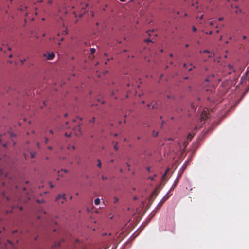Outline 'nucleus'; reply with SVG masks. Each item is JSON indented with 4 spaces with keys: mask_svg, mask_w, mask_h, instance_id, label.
<instances>
[{
    "mask_svg": "<svg viewBox=\"0 0 249 249\" xmlns=\"http://www.w3.org/2000/svg\"><path fill=\"white\" fill-rule=\"evenodd\" d=\"M10 178V177H9L7 172L3 169H1L0 172V179L1 180H3L4 178Z\"/></svg>",
    "mask_w": 249,
    "mask_h": 249,
    "instance_id": "2",
    "label": "nucleus"
},
{
    "mask_svg": "<svg viewBox=\"0 0 249 249\" xmlns=\"http://www.w3.org/2000/svg\"><path fill=\"white\" fill-rule=\"evenodd\" d=\"M44 56L48 60H53L55 57V54L53 52L47 53L44 54Z\"/></svg>",
    "mask_w": 249,
    "mask_h": 249,
    "instance_id": "3",
    "label": "nucleus"
},
{
    "mask_svg": "<svg viewBox=\"0 0 249 249\" xmlns=\"http://www.w3.org/2000/svg\"><path fill=\"white\" fill-rule=\"evenodd\" d=\"M49 133L50 134H53V131L52 130H49Z\"/></svg>",
    "mask_w": 249,
    "mask_h": 249,
    "instance_id": "35",
    "label": "nucleus"
},
{
    "mask_svg": "<svg viewBox=\"0 0 249 249\" xmlns=\"http://www.w3.org/2000/svg\"><path fill=\"white\" fill-rule=\"evenodd\" d=\"M65 135L67 137H70L71 136V133H65Z\"/></svg>",
    "mask_w": 249,
    "mask_h": 249,
    "instance_id": "19",
    "label": "nucleus"
},
{
    "mask_svg": "<svg viewBox=\"0 0 249 249\" xmlns=\"http://www.w3.org/2000/svg\"><path fill=\"white\" fill-rule=\"evenodd\" d=\"M1 138H0V142L3 139V136L2 135L1 136Z\"/></svg>",
    "mask_w": 249,
    "mask_h": 249,
    "instance_id": "36",
    "label": "nucleus"
},
{
    "mask_svg": "<svg viewBox=\"0 0 249 249\" xmlns=\"http://www.w3.org/2000/svg\"><path fill=\"white\" fill-rule=\"evenodd\" d=\"M100 200L98 198L95 199V200H94V204L96 205H98L100 204Z\"/></svg>",
    "mask_w": 249,
    "mask_h": 249,
    "instance_id": "8",
    "label": "nucleus"
},
{
    "mask_svg": "<svg viewBox=\"0 0 249 249\" xmlns=\"http://www.w3.org/2000/svg\"><path fill=\"white\" fill-rule=\"evenodd\" d=\"M232 36H230V37H229V39H230V40H231V39H232Z\"/></svg>",
    "mask_w": 249,
    "mask_h": 249,
    "instance_id": "49",
    "label": "nucleus"
},
{
    "mask_svg": "<svg viewBox=\"0 0 249 249\" xmlns=\"http://www.w3.org/2000/svg\"><path fill=\"white\" fill-rule=\"evenodd\" d=\"M222 36H220V40H222Z\"/></svg>",
    "mask_w": 249,
    "mask_h": 249,
    "instance_id": "62",
    "label": "nucleus"
},
{
    "mask_svg": "<svg viewBox=\"0 0 249 249\" xmlns=\"http://www.w3.org/2000/svg\"><path fill=\"white\" fill-rule=\"evenodd\" d=\"M65 196V194H63V195H58L56 198V201L58 203L63 204L64 202L66 201Z\"/></svg>",
    "mask_w": 249,
    "mask_h": 249,
    "instance_id": "1",
    "label": "nucleus"
},
{
    "mask_svg": "<svg viewBox=\"0 0 249 249\" xmlns=\"http://www.w3.org/2000/svg\"><path fill=\"white\" fill-rule=\"evenodd\" d=\"M156 176V175H154L153 177H149L148 178L151 180H154V178Z\"/></svg>",
    "mask_w": 249,
    "mask_h": 249,
    "instance_id": "15",
    "label": "nucleus"
},
{
    "mask_svg": "<svg viewBox=\"0 0 249 249\" xmlns=\"http://www.w3.org/2000/svg\"><path fill=\"white\" fill-rule=\"evenodd\" d=\"M147 170L148 171V172H150V167H147Z\"/></svg>",
    "mask_w": 249,
    "mask_h": 249,
    "instance_id": "37",
    "label": "nucleus"
},
{
    "mask_svg": "<svg viewBox=\"0 0 249 249\" xmlns=\"http://www.w3.org/2000/svg\"><path fill=\"white\" fill-rule=\"evenodd\" d=\"M144 41L147 42H152V41L150 39H145Z\"/></svg>",
    "mask_w": 249,
    "mask_h": 249,
    "instance_id": "25",
    "label": "nucleus"
},
{
    "mask_svg": "<svg viewBox=\"0 0 249 249\" xmlns=\"http://www.w3.org/2000/svg\"><path fill=\"white\" fill-rule=\"evenodd\" d=\"M48 140H49L48 138L47 137H45V140H44V143L47 144L48 143Z\"/></svg>",
    "mask_w": 249,
    "mask_h": 249,
    "instance_id": "18",
    "label": "nucleus"
},
{
    "mask_svg": "<svg viewBox=\"0 0 249 249\" xmlns=\"http://www.w3.org/2000/svg\"><path fill=\"white\" fill-rule=\"evenodd\" d=\"M19 209H20V210H22V207H20Z\"/></svg>",
    "mask_w": 249,
    "mask_h": 249,
    "instance_id": "60",
    "label": "nucleus"
},
{
    "mask_svg": "<svg viewBox=\"0 0 249 249\" xmlns=\"http://www.w3.org/2000/svg\"><path fill=\"white\" fill-rule=\"evenodd\" d=\"M77 118H78V119H79V120H80V121H82V120H83L82 118H81V117H77Z\"/></svg>",
    "mask_w": 249,
    "mask_h": 249,
    "instance_id": "41",
    "label": "nucleus"
},
{
    "mask_svg": "<svg viewBox=\"0 0 249 249\" xmlns=\"http://www.w3.org/2000/svg\"><path fill=\"white\" fill-rule=\"evenodd\" d=\"M91 14H92V16H94V14H93V13L92 12H90Z\"/></svg>",
    "mask_w": 249,
    "mask_h": 249,
    "instance_id": "56",
    "label": "nucleus"
},
{
    "mask_svg": "<svg viewBox=\"0 0 249 249\" xmlns=\"http://www.w3.org/2000/svg\"><path fill=\"white\" fill-rule=\"evenodd\" d=\"M81 124H82L81 123H78V125L75 126L73 129V131L76 132V135H80L82 133L81 132V128H80V126H81Z\"/></svg>",
    "mask_w": 249,
    "mask_h": 249,
    "instance_id": "4",
    "label": "nucleus"
},
{
    "mask_svg": "<svg viewBox=\"0 0 249 249\" xmlns=\"http://www.w3.org/2000/svg\"><path fill=\"white\" fill-rule=\"evenodd\" d=\"M7 242H8L9 244H10L11 245H13V244H12V242L11 241H10V240H8V241H7Z\"/></svg>",
    "mask_w": 249,
    "mask_h": 249,
    "instance_id": "38",
    "label": "nucleus"
},
{
    "mask_svg": "<svg viewBox=\"0 0 249 249\" xmlns=\"http://www.w3.org/2000/svg\"><path fill=\"white\" fill-rule=\"evenodd\" d=\"M37 202H38V203H42V202H44V201H43V200H40V201H39V200H37Z\"/></svg>",
    "mask_w": 249,
    "mask_h": 249,
    "instance_id": "40",
    "label": "nucleus"
},
{
    "mask_svg": "<svg viewBox=\"0 0 249 249\" xmlns=\"http://www.w3.org/2000/svg\"><path fill=\"white\" fill-rule=\"evenodd\" d=\"M6 145H7L6 144H3V146H4V147H6Z\"/></svg>",
    "mask_w": 249,
    "mask_h": 249,
    "instance_id": "59",
    "label": "nucleus"
},
{
    "mask_svg": "<svg viewBox=\"0 0 249 249\" xmlns=\"http://www.w3.org/2000/svg\"><path fill=\"white\" fill-rule=\"evenodd\" d=\"M193 137V135L191 134H189L187 136V138L189 140H191Z\"/></svg>",
    "mask_w": 249,
    "mask_h": 249,
    "instance_id": "16",
    "label": "nucleus"
},
{
    "mask_svg": "<svg viewBox=\"0 0 249 249\" xmlns=\"http://www.w3.org/2000/svg\"><path fill=\"white\" fill-rule=\"evenodd\" d=\"M1 184L3 186L5 185L6 184V182L5 181H2Z\"/></svg>",
    "mask_w": 249,
    "mask_h": 249,
    "instance_id": "27",
    "label": "nucleus"
},
{
    "mask_svg": "<svg viewBox=\"0 0 249 249\" xmlns=\"http://www.w3.org/2000/svg\"><path fill=\"white\" fill-rule=\"evenodd\" d=\"M126 164H127V167H129L130 166V165L128 163H127Z\"/></svg>",
    "mask_w": 249,
    "mask_h": 249,
    "instance_id": "52",
    "label": "nucleus"
},
{
    "mask_svg": "<svg viewBox=\"0 0 249 249\" xmlns=\"http://www.w3.org/2000/svg\"><path fill=\"white\" fill-rule=\"evenodd\" d=\"M206 34H209V35H211L212 34V31H210L209 32H206Z\"/></svg>",
    "mask_w": 249,
    "mask_h": 249,
    "instance_id": "29",
    "label": "nucleus"
},
{
    "mask_svg": "<svg viewBox=\"0 0 249 249\" xmlns=\"http://www.w3.org/2000/svg\"><path fill=\"white\" fill-rule=\"evenodd\" d=\"M114 94V92H112V94H111V96H113Z\"/></svg>",
    "mask_w": 249,
    "mask_h": 249,
    "instance_id": "57",
    "label": "nucleus"
},
{
    "mask_svg": "<svg viewBox=\"0 0 249 249\" xmlns=\"http://www.w3.org/2000/svg\"><path fill=\"white\" fill-rule=\"evenodd\" d=\"M60 242H56L55 244L52 246V248L54 249L60 246Z\"/></svg>",
    "mask_w": 249,
    "mask_h": 249,
    "instance_id": "7",
    "label": "nucleus"
},
{
    "mask_svg": "<svg viewBox=\"0 0 249 249\" xmlns=\"http://www.w3.org/2000/svg\"><path fill=\"white\" fill-rule=\"evenodd\" d=\"M158 135V132L153 130L152 132V136L154 137H157Z\"/></svg>",
    "mask_w": 249,
    "mask_h": 249,
    "instance_id": "11",
    "label": "nucleus"
},
{
    "mask_svg": "<svg viewBox=\"0 0 249 249\" xmlns=\"http://www.w3.org/2000/svg\"><path fill=\"white\" fill-rule=\"evenodd\" d=\"M188 78V77H184V79H187Z\"/></svg>",
    "mask_w": 249,
    "mask_h": 249,
    "instance_id": "54",
    "label": "nucleus"
},
{
    "mask_svg": "<svg viewBox=\"0 0 249 249\" xmlns=\"http://www.w3.org/2000/svg\"><path fill=\"white\" fill-rule=\"evenodd\" d=\"M204 53H209L210 52L208 50H206L204 51Z\"/></svg>",
    "mask_w": 249,
    "mask_h": 249,
    "instance_id": "33",
    "label": "nucleus"
},
{
    "mask_svg": "<svg viewBox=\"0 0 249 249\" xmlns=\"http://www.w3.org/2000/svg\"><path fill=\"white\" fill-rule=\"evenodd\" d=\"M183 144L184 145V148H185L187 146V143L186 142H184Z\"/></svg>",
    "mask_w": 249,
    "mask_h": 249,
    "instance_id": "34",
    "label": "nucleus"
},
{
    "mask_svg": "<svg viewBox=\"0 0 249 249\" xmlns=\"http://www.w3.org/2000/svg\"><path fill=\"white\" fill-rule=\"evenodd\" d=\"M228 67L229 70L230 71L229 72V74H231L232 71H233V72L235 71V69L233 67V66L232 65L229 64L228 65Z\"/></svg>",
    "mask_w": 249,
    "mask_h": 249,
    "instance_id": "6",
    "label": "nucleus"
},
{
    "mask_svg": "<svg viewBox=\"0 0 249 249\" xmlns=\"http://www.w3.org/2000/svg\"><path fill=\"white\" fill-rule=\"evenodd\" d=\"M192 30L194 32H196L197 30V29L195 26H193Z\"/></svg>",
    "mask_w": 249,
    "mask_h": 249,
    "instance_id": "23",
    "label": "nucleus"
},
{
    "mask_svg": "<svg viewBox=\"0 0 249 249\" xmlns=\"http://www.w3.org/2000/svg\"><path fill=\"white\" fill-rule=\"evenodd\" d=\"M168 170H167L165 171V172L164 173V174L162 176V178H163L165 177V176H166V174H167V172H168Z\"/></svg>",
    "mask_w": 249,
    "mask_h": 249,
    "instance_id": "22",
    "label": "nucleus"
},
{
    "mask_svg": "<svg viewBox=\"0 0 249 249\" xmlns=\"http://www.w3.org/2000/svg\"><path fill=\"white\" fill-rule=\"evenodd\" d=\"M12 54H10L9 56V58H12Z\"/></svg>",
    "mask_w": 249,
    "mask_h": 249,
    "instance_id": "47",
    "label": "nucleus"
},
{
    "mask_svg": "<svg viewBox=\"0 0 249 249\" xmlns=\"http://www.w3.org/2000/svg\"><path fill=\"white\" fill-rule=\"evenodd\" d=\"M210 24L211 25H213L212 22H210Z\"/></svg>",
    "mask_w": 249,
    "mask_h": 249,
    "instance_id": "64",
    "label": "nucleus"
},
{
    "mask_svg": "<svg viewBox=\"0 0 249 249\" xmlns=\"http://www.w3.org/2000/svg\"><path fill=\"white\" fill-rule=\"evenodd\" d=\"M183 66H184V67H186V64L185 63V64H184Z\"/></svg>",
    "mask_w": 249,
    "mask_h": 249,
    "instance_id": "55",
    "label": "nucleus"
},
{
    "mask_svg": "<svg viewBox=\"0 0 249 249\" xmlns=\"http://www.w3.org/2000/svg\"><path fill=\"white\" fill-rule=\"evenodd\" d=\"M203 18V16L202 15L200 17V19H202Z\"/></svg>",
    "mask_w": 249,
    "mask_h": 249,
    "instance_id": "50",
    "label": "nucleus"
},
{
    "mask_svg": "<svg viewBox=\"0 0 249 249\" xmlns=\"http://www.w3.org/2000/svg\"><path fill=\"white\" fill-rule=\"evenodd\" d=\"M97 161V162H98L97 166L99 168H101V167H102V163H101V160L99 159H98Z\"/></svg>",
    "mask_w": 249,
    "mask_h": 249,
    "instance_id": "9",
    "label": "nucleus"
},
{
    "mask_svg": "<svg viewBox=\"0 0 249 249\" xmlns=\"http://www.w3.org/2000/svg\"><path fill=\"white\" fill-rule=\"evenodd\" d=\"M110 162H111V163L113 162H114V160H110Z\"/></svg>",
    "mask_w": 249,
    "mask_h": 249,
    "instance_id": "51",
    "label": "nucleus"
},
{
    "mask_svg": "<svg viewBox=\"0 0 249 249\" xmlns=\"http://www.w3.org/2000/svg\"><path fill=\"white\" fill-rule=\"evenodd\" d=\"M119 199L118 198H116V197H114V203H117Z\"/></svg>",
    "mask_w": 249,
    "mask_h": 249,
    "instance_id": "24",
    "label": "nucleus"
},
{
    "mask_svg": "<svg viewBox=\"0 0 249 249\" xmlns=\"http://www.w3.org/2000/svg\"><path fill=\"white\" fill-rule=\"evenodd\" d=\"M88 121L89 123H93L95 121V117H92L91 119H89Z\"/></svg>",
    "mask_w": 249,
    "mask_h": 249,
    "instance_id": "10",
    "label": "nucleus"
},
{
    "mask_svg": "<svg viewBox=\"0 0 249 249\" xmlns=\"http://www.w3.org/2000/svg\"><path fill=\"white\" fill-rule=\"evenodd\" d=\"M133 199H134V200H135L137 199V197L135 196L134 197V198H133Z\"/></svg>",
    "mask_w": 249,
    "mask_h": 249,
    "instance_id": "44",
    "label": "nucleus"
},
{
    "mask_svg": "<svg viewBox=\"0 0 249 249\" xmlns=\"http://www.w3.org/2000/svg\"><path fill=\"white\" fill-rule=\"evenodd\" d=\"M30 154L31 155V157L32 158H33L35 157V155H36V152H30Z\"/></svg>",
    "mask_w": 249,
    "mask_h": 249,
    "instance_id": "13",
    "label": "nucleus"
},
{
    "mask_svg": "<svg viewBox=\"0 0 249 249\" xmlns=\"http://www.w3.org/2000/svg\"><path fill=\"white\" fill-rule=\"evenodd\" d=\"M101 179H102V180H107L108 179L107 177L104 176V175H102L101 176Z\"/></svg>",
    "mask_w": 249,
    "mask_h": 249,
    "instance_id": "12",
    "label": "nucleus"
},
{
    "mask_svg": "<svg viewBox=\"0 0 249 249\" xmlns=\"http://www.w3.org/2000/svg\"><path fill=\"white\" fill-rule=\"evenodd\" d=\"M95 52V49L94 48H91L90 49V54H93Z\"/></svg>",
    "mask_w": 249,
    "mask_h": 249,
    "instance_id": "14",
    "label": "nucleus"
},
{
    "mask_svg": "<svg viewBox=\"0 0 249 249\" xmlns=\"http://www.w3.org/2000/svg\"><path fill=\"white\" fill-rule=\"evenodd\" d=\"M140 139V137H138L137 139L139 140Z\"/></svg>",
    "mask_w": 249,
    "mask_h": 249,
    "instance_id": "63",
    "label": "nucleus"
},
{
    "mask_svg": "<svg viewBox=\"0 0 249 249\" xmlns=\"http://www.w3.org/2000/svg\"><path fill=\"white\" fill-rule=\"evenodd\" d=\"M1 195L2 196L4 197H5V193L3 191H2L1 193L0 192V196Z\"/></svg>",
    "mask_w": 249,
    "mask_h": 249,
    "instance_id": "17",
    "label": "nucleus"
},
{
    "mask_svg": "<svg viewBox=\"0 0 249 249\" xmlns=\"http://www.w3.org/2000/svg\"><path fill=\"white\" fill-rule=\"evenodd\" d=\"M88 3H86V4H85V7H87V6H88Z\"/></svg>",
    "mask_w": 249,
    "mask_h": 249,
    "instance_id": "61",
    "label": "nucleus"
},
{
    "mask_svg": "<svg viewBox=\"0 0 249 249\" xmlns=\"http://www.w3.org/2000/svg\"><path fill=\"white\" fill-rule=\"evenodd\" d=\"M8 50H9V51L11 50V48L10 47H8Z\"/></svg>",
    "mask_w": 249,
    "mask_h": 249,
    "instance_id": "58",
    "label": "nucleus"
},
{
    "mask_svg": "<svg viewBox=\"0 0 249 249\" xmlns=\"http://www.w3.org/2000/svg\"><path fill=\"white\" fill-rule=\"evenodd\" d=\"M48 3L49 4H51L52 3V0H49L48 2Z\"/></svg>",
    "mask_w": 249,
    "mask_h": 249,
    "instance_id": "39",
    "label": "nucleus"
},
{
    "mask_svg": "<svg viewBox=\"0 0 249 249\" xmlns=\"http://www.w3.org/2000/svg\"><path fill=\"white\" fill-rule=\"evenodd\" d=\"M166 200V198H163L162 199H161V201L158 204L157 207L158 208L161 207L163 204L165 202Z\"/></svg>",
    "mask_w": 249,
    "mask_h": 249,
    "instance_id": "5",
    "label": "nucleus"
},
{
    "mask_svg": "<svg viewBox=\"0 0 249 249\" xmlns=\"http://www.w3.org/2000/svg\"><path fill=\"white\" fill-rule=\"evenodd\" d=\"M36 145H37V147H38V148H39V145H40L39 143H38H38H36Z\"/></svg>",
    "mask_w": 249,
    "mask_h": 249,
    "instance_id": "42",
    "label": "nucleus"
},
{
    "mask_svg": "<svg viewBox=\"0 0 249 249\" xmlns=\"http://www.w3.org/2000/svg\"><path fill=\"white\" fill-rule=\"evenodd\" d=\"M47 148H48V149H49V150H51L53 149V147H52V146H48V147H47Z\"/></svg>",
    "mask_w": 249,
    "mask_h": 249,
    "instance_id": "32",
    "label": "nucleus"
},
{
    "mask_svg": "<svg viewBox=\"0 0 249 249\" xmlns=\"http://www.w3.org/2000/svg\"><path fill=\"white\" fill-rule=\"evenodd\" d=\"M218 20H219V21H222V20H223V17L219 18H218Z\"/></svg>",
    "mask_w": 249,
    "mask_h": 249,
    "instance_id": "31",
    "label": "nucleus"
},
{
    "mask_svg": "<svg viewBox=\"0 0 249 249\" xmlns=\"http://www.w3.org/2000/svg\"><path fill=\"white\" fill-rule=\"evenodd\" d=\"M170 56L171 57H173V54H172V53L170 54Z\"/></svg>",
    "mask_w": 249,
    "mask_h": 249,
    "instance_id": "53",
    "label": "nucleus"
},
{
    "mask_svg": "<svg viewBox=\"0 0 249 249\" xmlns=\"http://www.w3.org/2000/svg\"><path fill=\"white\" fill-rule=\"evenodd\" d=\"M17 232V230H14L12 231V234H15L16 233V232Z\"/></svg>",
    "mask_w": 249,
    "mask_h": 249,
    "instance_id": "28",
    "label": "nucleus"
},
{
    "mask_svg": "<svg viewBox=\"0 0 249 249\" xmlns=\"http://www.w3.org/2000/svg\"><path fill=\"white\" fill-rule=\"evenodd\" d=\"M168 170H167L165 171V172L164 173V174L162 176V178H163L165 177V176H166V174H167V172H168Z\"/></svg>",
    "mask_w": 249,
    "mask_h": 249,
    "instance_id": "21",
    "label": "nucleus"
},
{
    "mask_svg": "<svg viewBox=\"0 0 249 249\" xmlns=\"http://www.w3.org/2000/svg\"><path fill=\"white\" fill-rule=\"evenodd\" d=\"M65 173H67L68 172V171L66 169L64 170H63Z\"/></svg>",
    "mask_w": 249,
    "mask_h": 249,
    "instance_id": "48",
    "label": "nucleus"
},
{
    "mask_svg": "<svg viewBox=\"0 0 249 249\" xmlns=\"http://www.w3.org/2000/svg\"><path fill=\"white\" fill-rule=\"evenodd\" d=\"M192 70V68H190V69L188 70V71H191Z\"/></svg>",
    "mask_w": 249,
    "mask_h": 249,
    "instance_id": "45",
    "label": "nucleus"
},
{
    "mask_svg": "<svg viewBox=\"0 0 249 249\" xmlns=\"http://www.w3.org/2000/svg\"><path fill=\"white\" fill-rule=\"evenodd\" d=\"M120 1H122V2H124L126 1V0H119Z\"/></svg>",
    "mask_w": 249,
    "mask_h": 249,
    "instance_id": "46",
    "label": "nucleus"
},
{
    "mask_svg": "<svg viewBox=\"0 0 249 249\" xmlns=\"http://www.w3.org/2000/svg\"><path fill=\"white\" fill-rule=\"evenodd\" d=\"M118 144L117 142L116 143V144L114 146V148L115 149V150H118V147L117 146V144Z\"/></svg>",
    "mask_w": 249,
    "mask_h": 249,
    "instance_id": "20",
    "label": "nucleus"
},
{
    "mask_svg": "<svg viewBox=\"0 0 249 249\" xmlns=\"http://www.w3.org/2000/svg\"><path fill=\"white\" fill-rule=\"evenodd\" d=\"M7 135L8 136H10V137H12L13 136V134L12 133H10V132H8L7 134Z\"/></svg>",
    "mask_w": 249,
    "mask_h": 249,
    "instance_id": "26",
    "label": "nucleus"
},
{
    "mask_svg": "<svg viewBox=\"0 0 249 249\" xmlns=\"http://www.w3.org/2000/svg\"><path fill=\"white\" fill-rule=\"evenodd\" d=\"M50 186L51 188H53L54 187V185H52L51 182H50Z\"/></svg>",
    "mask_w": 249,
    "mask_h": 249,
    "instance_id": "30",
    "label": "nucleus"
},
{
    "mask_svg": "<svg viewBox=\"0 0 249 249\" xmlns=\"http://www.w3.org/2000/svg\"><path fill=\"white\" fill-rule=\"evenodd\" d=\"M243 39H246V38H247V37H246V36H243Z\"/></svg>",
    "mask_w": 249,
    "mask_h": 249,
    "instance_id": "43",
    "label": "nucleus"
}]
</instances>
